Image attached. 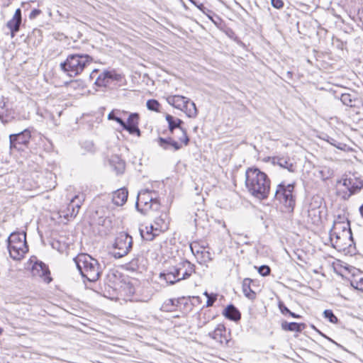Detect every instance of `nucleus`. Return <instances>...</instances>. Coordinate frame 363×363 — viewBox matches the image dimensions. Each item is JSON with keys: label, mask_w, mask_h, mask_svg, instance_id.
<instances>
[{"label": "nucleus", "mask_w": 363, "mask_h": 363, "mask_svg": "<svg viewBox=\"0 0 363 363\" xmlns=\"http://www.w3.org/2000/svg\"><path fill=\"white\" fill-rule=\"evenodd\" d=\"M339 182H342V185L347 189V193H350L353 189V174L350 177H348V175H345V177Z\"/></svg>", "instance_id": "33"}, {"label": "nucleus", "mask_w": 363, "mask_h": 363, "mask_svg": "<svg viewBox=\"0 0 363 363\" xmlns=\"http://www.w3.org/2000/svg\"><path fill=\"white\" fill-rule=\"evenodd\" d=\"M330 237L331 240H333L334 238L336 239L335 243L337 244L338 240H341L342 238H344L342 235H341L340 232L338 231L337 229H335L334 227L331 229L330 232Z\"/></svg>", "instance_id": "39"}, {"label": "nucleus", "mask_w": 363, "mask_h": 363, "mask_svg": "<svg viewBox=\"0 0 363 363\" xmlns=\"http://www.w3.org/2000/svg\"><path fill=\"white\" fill-rule=\"evenodd\" d=\"M3 330L0 328V335L2 333Z\"/></svg>", "instance_id": "55"}, {"label": "nucleus", "mask_w": 363, "mask_h": 363, "mask_svg": "<svg viewBox=\"0 0 363 363\" xmlns=\"http://www.w3.org/2000/svg\"><path fill=\"white\" fill-rule=\"evenodd\" d=\"M333 227L335 229H337L338 231L340 232L341 235H342L344 238H347L349 237L350 239H352V231L350 229V225L349 221H335Z\"/></svg>", "instance_id": "21"}, {"label": "nucleus", "mask_w": 363, "mask_h": 363, "mask_svg": "<svg viewBox=\"0 0 363 363\" xmlns=\"http://www.w3.org/2000/svg\"><path fill=\"white\" fill-rule=\"evenodd\" d=\"M109 164L116 174H123L125 169V162L118 155H112L109 159Z\"/></svg>", "instance_id": "17"}, {"label": "nucleus", "mask_w": 363, "mask_h": 363, "mask_svg": "<svg viewBox=\"0 0 363 363\" xmlns=\"http://www.w3.org/2000/svg\"><path fill=\"white\" fill-rule=\"evenodd\" d=\"M179 303V300L177 299H168L162 305V308L167 311H172L174 310V307Z\"/></svg>", "instance_id": "34"}, {"label": "nucleus", "mask_w": 363, "mask_h": 363, "mask_svg": "<svg viewBox=\"0 0 363 363\" xmlns=\"http://www.w3.org/2000/svg\"><path fill=\"white\" fill-rule=\"evenodd\" d=\"M21 21V9H17L13 18L7 23V27L10 29L12 37L19 30Z\"/></svg>", "instance_id": "16"}, {"label": "nucleus", "mask_w": 363, "mask_h": 363, "mask_svg": "<svg viewBox=\"0 0 363 363\" xmlns=\"http://www.w3.org/2000/svg\"><path fill=\"white\" fill-rule=\"evenodd\" d=\"M294 183L286 184L282 182L277 186L274 196L276 201L291 211L296 204V199L294 195Z\"/></svg>", "instance_id": "6"}, {"label": "nucleus", "mask_w": 363, "mask_h": 363, "mask_svg": "<svg viewBox=\"0 0 363 363\" xmlns=\"http://www.w3.org/2000/svg\"><path fill=\"white\" fill-rule=\"evenodd\" d=\"M108 120H113L119 123L121 126L124 125V121L117 116H116L115 112L113 111L108 115Z\"/></svg>", "instance_id": "40"}, {"label": "nucleus", "mask_w": 363, "mask_h": 363, "mask_svg": "<svg viewBox=\"0 0 363 363\" xmlns=\"http://www.w3.org/2000/svg\"><path fill=\"white\" fill-rule=\"evenodd\" d=\"M208 335L222 345L229 344L230 340L226 337L225 328L222 325H218L213 332L208 333Z\"/></svg>", "instance_id": "15"}, {"label": "nucleus", "mask_w": 363, "mask_h": 363, "mask_svg": "<svg viewBox=\"0 0 363 363\" xmlns=\"http://www.w3.org/2000/svg\"><path fill=\"white\" fill-rule=\"evenodd\" d=\"M30 138L31 132L28 128L18 133L11 134L9 135L10 148L23 150L28 147Z\"/></svg>", "instance_id": "9"}, {"label": "nucleus", "mask_w": 363, "mask_h": 363, "mask_svg": "<svg viewBox=\"0 0 363 363\" xmlns=\"http://www.w3.org/2000/svg\"><path fill=\"white\" fill-rule=\"evenodd\" d=\"M289 315L290 316L294 318H301L300 315L296 314L295 313L291 312V311L289 313Z\"/></svg>", "instance_id": "50"}, {"label": "nucleus", "mask_w": 363, "mask_h": 363, "mask_svg": "<svg viewBox=\"0 0 363 363\" xmlns=\"http://www.w3.org/2000/svg\"><path fill=\"white\" fill-rule=\"evenodd\" d=\"M140 233L143 239L151 241L160 233L156 232V228L153 224L140 228Z\"/></svg>", "instance_id": "20"}, {"label": "nucleus", "mask_w": 363, "mask_h": 363, "mask_svg": "<svg viewBox=\"0 0 363 363\" xmlns=\"http://www.w3.org/2000/svg\"><path fill=\"white\" fill-rule=\"evenodd\" d=\"M304 323H298L295 322L288 323L283 321L281 323V329L285 331L301 332L305 328Z\"/></svg>", "instance_id": "29"}, {"label": "nucleus", "mask_w": 363, "mask_h": 363, "mask_svg": "<svg viewBox=\"0 0 363 363\" xmlns=\"http://www.w3.org/2000/svg\"><path fill=\"white\" fill-rule=\"evenodd\" d=\"M160 208V203L157 198L153 200V201L148 206V210L152 209L153 211H157Z\"/></svg>", "instance_id": "43"}, {"label": "nucleus", "mask_w": 363, "mask_h": 363, "mask_svg": "<svg viewBox=\"0 0 363 363\" xmlns=\"http://www.w3.org/2000/svg\"><path fill=\"white\" fill-rule=\"evenodd\" d=\"M324 317L332 323H337V318L334 315L333 312L331 310H325L323 312Z\"/></svg>", "instance_id": "38"}, {"label": "nucleus", "mask_w": 363, "mask_h": 363, "mask_svg": "<svg viewBox=\"0 0 363 363\" xmlns=\"http://www.w3.org/2000/svg\"><path fill=\"white\" fill-rule=\"evenodd\" d=\"M31 273L33 277H40L47 283L52 281L48 266L41 261H37L34 263L31 269Z\"/></svg>", "instance_id": "12"}, {"label": "nucleus", "mask_w": 363, "mask_h": 363, "mask_svg": "<svg viewBox=\"0 0 363 363\" xmlns=\"http://www.w3.org/2000/svg\"><path fill=\"white\" fill-rule=\"evenodd\" d=\"M194 272L195 265L187 259H183L160 273V277L169 284H174L182 280L189 279Z\"/></svg>", "instance_id": "4"}, {"label": "nucleus", "mask_w": 363, "mask_h": 363, "mask_svg": "<svg viewBox=\"0 0 363 363\" xmlns=\"http://www.w3.org/2000/svg\"><path fill=\"white\" fill-rule=\"evenodd\" d=\"M203 295L208 298V297H210L211 296L213 295V294H208L207 291H205L203 293Z\"/></svg>", "instance_id": "52"}, {"label": "nucleus", "mask_w": 363, "mask_h": 363, "mask_svg": "<svg viewBox=\"0 0 363 363\" xmlns=\"http://www.w3.org/2000/svg\"><path fill=\"white\" fill-rule=\"evenodd\" d=\"M353 189L350 193H347V191H343L342 194V197L345 200L348 199L352 195L357 193L362 187H363V180L359 179L356 176L353 174Z\"/></svg>", "instance_id": "25"}, {"label": "nucleus", "mask_w": 363, "mask_h": 363, "mask_svg": "<svg viewBox=\"0 0 363 363\" xmlns=\"http://www.w3.org/2000/svg\"><path fill=\"white\" fill-rule=\"evenodd\" d=\"M270 272V267L267 265H262L258 268V272L263 277L268 276Z\"/></svg>", "instance_id": "41"}, {"label": "nucleus", "mask_w": 363, "mask_h": 363, "mask_svg": "<svg viewBox=\"0 0 363 363\" xmlns=\"http://www.w3.org/2000/svg\"><path fill=\"white\" fill-rule=\"evenodd\" d=\"M167 101L171 106L182 111L184 110L185 106H186V103L189 102V99L183 96L174 95L168 96L167 98Z\"/></svg>", "instance_id": "18"}, {"label": "nucleus", "mask_w": 363, "mask_h": 363, "mask_svg": "<svg viewBox=\"0 0 363 363\" xmlns=\"http://www.w3.org/2000/svg\"><path fill=\"white\" fill-rule=\"evenodd\" d=\"M157 143L163 150L174 152L180 150L182 147V144H184V143H181L179 140L177 141L173 137H168L167 138L160 137L157 139Z\"/></svg>", "instance_id": "13"}, {"label": "nucleus", "mask_w": 363, "mask_h": 363, "mask_svg": "<svg viewBox=\"0 0 363 363\" xmlns=\"http://www.w3.org/2000/svg\"><path fill=\"white\" fill-rule=\"evenodd\" d=\"M272 162L273 164H277L282 168L286 169L290 172H294L295 171V166L290 162L289 160L284 157H273L272 159Z\"/></svg>", "instance_id": "24"}, {"label": "nucleus", "mask_w": 363, "mask_h": 363, "mask_svg": "<svg viewBox=\"0 0 363 363\" xmlns=\"http://www.w3.org/2000/svg\"><path fill=\"white\" fill-rule=\"evenodd\" d=\"M286 74H287V75H288L289 77H290L292 76V73H291V72H287V73H286Z\"/></svg>", "instance_id": "54"}, {"label": "nucleus", "mask_w": 363, "mask_h": 363, "mask_svg": "<svg viewBox=\"0 0 363 363\" xmlns=\"http://www.w3.org/2000/svg\"><path fill=\"white\" fill-rule=\"evenodd\" d=\"M174 135V138L177 139L178 140V137H181V134L179 133V132H175V134L173 135Z\"/></svg>", "instance_id": "51"}, {"label": "nucleus", "mask_w": 363, "mask_h": 363, "mask_svg": "<svg viewBox=\"0 0 363 363\" xmlns=\"http://www.w3.org/2000/svg\"><path fill=\"white\" fill-rule=\"evenodd\" d=\"M153 225L156 228V232L161 233L167 229V223H166L165 218H163L162 216L156 218Z\"/></svg>", "instance_id": "32"}, {"label": "nucleus", "mask_w": 363, "mask_h": 363, "mask_svg": "<svg viewBox=\"0 0 363 363\" xmlns=\"http://www.w3.org/2000/svg\"><path fill=\"white\" fill-rule=\"evenodd\" d=\"M223 315L229 320L238 321L240 319L241 315L239 311L232 304L228 306L224 311Z\"/></svg>", "instance_id": "28"}, {"label": "nucleus", "mask_w": 363, "mask_h": 363, "mask_svg": "<svg viewBox=\"0 0 363 363\" xmlns=\"http://www.w3.org/2000/svg\"><path fill=\"white\" fill-rule=\"evenodd\" d=\"M272 6L277 9H281L284 7V1L282 0H271Z\"/></svg>", "instance_id": "44"}, {"label": "nucleus", "mask_w": 363, "mask_h": 363, "mask_svg": "<svg viewBox=\"0 0 363 363\" xmlns=\"http://www.w3.org/2000/svg\"><path fill=\"white\" fill-rule=\"evenodd\" d=\"M73 260L82 277L89 281L94 282L101 277L102 271L98 260L89 255L79 254Z\"/></svg>", "instance_id": "3"}, {"label": "nucleus", "mask_w": 363, "mask_h": 363, "mask_svg": "<svg viewBox=\"0 0 363 363\" xmlns=\"http://www.w3.org/2000/svg\"><path fill=\"white\" fill-rule=\"evenodd\" d=\"M359 212L363 217V204L359 207Z\"/></svg>", "instance_id": "53"}, {"label": "nucleus", "mask_w": 363, "mask_h": 363, "mask_svg": "<svg viewBox=\"0 0 363 363\" xmlns=\"http://www.w3.org/2000/svg\"><path fill=\"white\" fill-rule=\"evenodd\" d=\"M13 118V112L7 107L5 101H0V120L4 123H9Z\"/></svg>", "instance_id": "23"}, {"label": "nucleus", "mask_w": 363, "mask_h": 363, "mask_svg": "<svg viewBox=\"0 0 363 363\" xmlns=\"http://www.w3.org/2000/svg\"><path fill=\"white\" fill-rule=\"evenodd\" d=\"M155 192L145 189L139 192L136 201L138 211L145 214L148 211V206L155 199Z\"/></svg>", "instance_id": "11"}, {"label": "nucleus", "mask_w": 363, "mask_h": 363, "mask_svg": "<svg viewBox=\"0 0 363 363\" xmlns=\"http://www.w3.org/2000/svg\"><path fill=\"white\" fill-rule=\"evenodd\" d=\"M362 16H361V18H363V12L362 13Z\"/></svg>", "instance_id": "56"}, {"label": "nucleus", "mask_w": 363, "mask_h": 363, "mask_svg": "<svg viewBox=\"0 0 363 363\" xmlns=\"http://www.w3.org/2000/svg\"><path fill=\"white\" fill-rule=\"evenodd\" d=\"M216 298H217L216 294H213V295L211 296L210 297H208L207 298V301H206V306L207 307L212 306L213 305V303H215V301H216Z\"/></svg>", "instance_id": "46"}, {"label": "nucleus", "mask_w": 363, "mask_h": 363, "mask_svg": "<svg viewBox=\"0 0 363 363\" xmlns=\"http://www.w3.org/2000/svg\"><path fill=\"white\" fill-rule=\"evenodd\" d=\"M197 259H200V263L208 262L212 259L211 253L205 250L201 251V255L197 257Z\"/></svg>", "instance_id": "37"}, {"label": "nucleus", "mask_w": 363, "mask_h": 363, "mask_svg": "<svg viewBox=\"0 0 363 363\" xmlns=\"http://www.w3.org/2000/svg\"><path fill=\"white\" fill-rule=\"evenodd\" d=\"M190 249L192 253L197 257L201 255V251L205 250L203 247H200L197 242H194L190 245Z\"/></svg>", "instance_id": "36"}, {"label": "nucleus", "mask_w": 363, "mask_h": 363, "mask_svg": "<svg viewBox=\"0 0 363 363\" xmlns=\"http://www.w3.org/2000/svg\"><path fill=\"white\" fill-rule=\"evenodd\" d=\"M356 288L359 290L363 291V278H361L357 282V286Z\"/></svg>", "instance_id": "49"}, {"label": "nucleus", "mask_w": 363, "mask_h": 363, "mask_svg": "<svg viewBox=\"0 0 363 363\" xmlns=\"http://www.w3.org/2000/svg\"><path fill=\"white\" fill-rule=\"evenodd\" d=\"M165 118L168 123L170 133L174 135L175 132H179L181 137H178V140L181 141V143H184L185 146L187 145L189 142V138L186 130L181 127V125L184 123V122L181 119L174 118L169 114H167Z\"/></svg>", "instance_id": "10"}, {"label": "nucleus", "mask_w": 363, "mask_h": 363, "mask_svg": "<svg viewBox=\"0 0 363 363\" xmlns=\"http://www.w3.org/2000/svg\"><path fill=\"white\" fill-rule=\"evenodd\" d=\"M138 113H130L128 116L127 122L125 123L124 121V125H122L123 129L128 131L130 134H137V135L139 136L140 135V130L138 128Z\"/></svg>", "instance_id": "14"}, {"label": "nucleus", "mask_w": 363, "mask_h": 363, "mask_svg": "<svg viewBox=\"0 0 363 363\" xmlns=\"http://www.w3.org/2000/svg\"><path fill=\"white\" fill-rule=\"evenodd\" d=\"M99 69H94L89 74V78L91 80L95 79L94 84L99 87H106L111 82H120L122 79V75L114 70H105L97 75Z\"/></svg>", "instance_id": "7"}, {"label": "nucleus", "mask_w": 363, "mask_h": 363, "mask_svg": "<svg viewBox=\"0 0 363 363\" xmlns=\"http://www.w3.org/2000/svg\"><path fill=\"white\" fill-rule=\"evenodd\" d=\"M133 238L126 233H121L116 239L114 247L118 250L114 252L115 258H121L125 256L132 249Z\"/></svg>", "instance_id": "8"}, {"label": "nucleus", "mask_w": 363, "mask_h": 363, "mask_svg": "<svg viewBox=\"0 0 363 363\" xmlns=\"http://www.w3.org/2000/svg\"><path fill=\"white\" fill-rule=\"evenodd\" d=\"M25 233H12L7 239L8 250L11 257L19 260L28 251Z\"/></svg>", "instance_id": "5"}, {"label": "nucleus", "mask_w": 363, "mask_h": 363, "mask_svg": "<svg viewBox=\"0 0 363 363\" xmlns=\"http://www.w3.org/2000/svg\"><path fill=\"white\" fill-rule=\"evenodd\" d=\"M308 215L313 223L318 224L321 221L320 206H313V203H311L308 210Z\"/></svg>", "instance_id": "27"}, {"label": "nucleus", "mask_w": 363, "mask_h": 363, "mask_svg": "<svg viewBox=\"0 0 363 363\" xmlns=\"http://www.w3.org/2000/svg\"><path fill=\"white\" fill-rule=\"evenodd\" d=\"M278 306L282 314L286 315L289 314L291 312V311L284 304L283 302L279 301Z\"/></svg>", "instance_id": "45"}, {"label": "nucleus", "mask_w": 363, "mask_h": 363, "mask_svg": "<svg viewBox=\"0 0 363 363\" xmlns=\"http://www.w3.org/2000/svg\"><path fill=\"white\" fill-rule=\"evenodd\" d=\"M325 140L331 144L332 145L336 147L338 149L342 150V144L341 143L337 142L335 138H331L330 136H327V138Z\"/></svg>", "instance_id": "42"}, {"label": "nucleus", "mask_w": 363, "mask_h": 363, "mask_svg": "<svg viewBox=\"0 0 363 363\" xmlns=\"http://www.w3.org/2000/svg\"><path fill=\"white\" fill-rule=\"evenodd\" d=\"M146 106L149 110L158 112L160 104L155 99H149L146 103Z\"/></svg>", "instance_id": "35"}, {"label": "nucleus", "mask_w": 363, "mask_h": 363, "mask_svg": "<svg viewBox=\"0 0 363 363\" xmlns=\"http://www.w3.org/2000/svg\"><path fill=\"white\" fill-rule=\"evenodd\" d=\"M271 181L267 174L257 167H249L245 172V186L250 194L259 200L266 199L270 191Z\"/></svg>", "instance_id": "1"}, {"label": "nucleus", "mask_w": 363, "mask_h": 363, "mask_svg": "<svg viewBox=\"0 0 363 363\" xmlns=\"http://www.w3.org/2000/svg\"><path fill=\"white\" fill-rule=\"evenodd\" d=\"M201 11H202L203 13H206V11H210L207 8L204 6L203 4H198L196 1H191Z\"/></svg>", "instance_id": "47"}, {"label": "nucleus", "mask_w": 363, "mask_h": 363, "mask_svg": "<svg viewBox=\"0 0 363 363\" xmlns=\"http://www.w3.org/2000/svg\"><path fill=\"white\" fill-rule=\"evenodd\" d=\"M128 192L126 189L121 188L113 193L112 201L116 206H123L127 201Z\"/></svg>", "instance_id": "19"}, {"label": "nucleus", "mask_w": 363, "mask_h": 363, "mask_svg": "<svg viewBox=\"0 0 363 363\" xmlns=\"http://www.w3.org/2000/svg\"><path fill=\"white\" fill-rule=\"evenodd\" d=\"M253 280L250 278H245L242 281V289L244 295L250 300H253L256 297L255 292L251 289V284Z\"/></svg>", "instance_id": "26"}, {"label": "nucleus", "mask_w": 363, "mask_h": 363, "mask_svg": "<svg viewBox=\"0 0 363 363\" xmlns=\"http://www.w3.org/2000/svg\"><path fill=\"white\" fill-rule=\"evenodd\" d=\"M93 61L94 58L88 54L72 53L69 54L66 60L60 63V67L70 77H75L82 74Z\"/></svg>", "instance_id": "2"}, {"label": "nucleus", "mask_w": 363, "mask_h": 363, "mask_svg": "<svg viewBox=\"0 0 363 363\" xmlns=\"http://www.w3.org/2000/svg\"><path fill=\"white\" fill-rule=\"evenodd\" d=\"M340 100L342 104L350 107H354L356 106L355 102L357 100L354 95H352L349 93L342 94L340 96Z\"/></svg>", "instance_id": "30"}, {"label": "nucleus", "mask_w": 363, "mask_h": 363, "mask_svg": "<svg viewBox=\"0 0 363 363\" xmlns=\"http://www.w3.org/2000/svg\"><path fill=\"white\" fill-rule=\"evenodd\" d=\"M81 207V201L79 199L78 196H74L69 203L67 206V211L70 212L69 214L67 213L66 215H64L65 218H68L70 216L71 218H74L79 213V210Z\"/></svg>", "instance_id": "22"}, {"label": "nucleus", "mask_w": 363, "mask_h": 363, "mask_svg": "<svg viewBox=\"0 0 363 363\" xmlns=\"http://www.w3.org/2000/svg\"><path fill=\"white\" fill-rule=\"evenodd\" d=\"M184 110H182L189 118H196L197 116V109L196 104L189 99V102L186 103Z\"/></svg>", "instance_id": "31"}, {"label": "nucleus", "mask_w": 363, "mask_h": 363, "mask_svg": "<svg viewBox=\"0 0 363 363\" xmlns=\"http://www.w3.org/2000/svg\"><path fill=\"white\" fill-rule=\"evenodd\" d=\"M41 13V11L40 9H33L30 13V18H36L40 13Z\"/></svg>", "instance_id": "48"}, {"label": "nucleus", "mask_w": 363, "mask_h": 363, "mask_svg": "<svg viewBox=\"0 0 363 363\" xmlns=\"http://www.w3.org/2000/svg\"><path fill=\"white\" fill-rule=\"evenodd\" d=\"M223 226L224 228H225V223H223Z\"/></svg>", "instance_id": "57"}]
</instances>
